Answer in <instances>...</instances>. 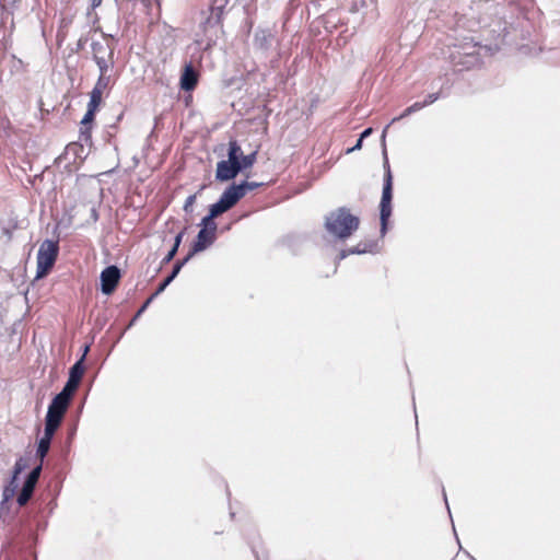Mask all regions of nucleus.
<instances>
[{
    "label": "nucleus",
    "mask_w": 560,
    "mask_h": 560,
    "mask_svg": "<svg viewBox=\"0 0 560 560\" xmlns=\"http://www.w3.org/2000/svg\"><path fill=\"white\" fill-rule=\"evenodd\" d=\"M362 143H363V140H361V138H359V139L357 140L355 144H354L352 148H350V149H348V150H347V153H351V152H353V151H355V150L361 149V148H362Z\"/></svg>",
    "instance_id": "nucleus-35"
},
{
    "label": "nucleus",
    "mask_w": 560,
    "mask_h": 560,
    "mask_svg": "<svg viewBox=\"0 0 560 560\" xmlns=\"http://www.w3.org/2000/svg\"><path fill=\"white\" fill-rule=\"evenodd\" d=\"M3 11L7 15H13V12L12 11H9L7 8L3 7Z\"/></svg>",
    "instance_id": "nucleus-43"
},
{
    "label": "nucleus",
    "mask_w": 560,
    "mask_h": 560,
    "mask_svg": "<svg viewBox=\"0 0 560 560\" xmlns=\"http://www.w3.org/2000/svg\"><path fill=\"white\" fill-rule=\"evenodd\" d=\"M240 173H242L240 164L231 160H221L217 163L215 180L225 183L233 180Z\"/></svg>",
    "instance_id": "nucleus-9"
},
{
    "label": "nucleus",
    "mask_w": 560,
    "mask_h": 560,
    "mask_svg": "<svg viewBox=\"0 0 560 560\" xmlns=\"http://www.w3.org/2000/svg\"><path fill=\"white\" fill-rule=\"evenodd\" d=\"M68 408L69 405L52 398L48 405L44 429L57 432L63 421Z\"/></svg>",
    "instance_id": "nucleus-6"
},
{
    "label": "nucleus",
    "mask_w": 560,
    "mask_h": 560,
    "mask_svg": "<svg viewBox=\"0 0 560 560\" xmlns=\"http://www.w3.org/2000/svg\"><path fill=\"white\" fill-rule=\"evenodd\" d=\"M215 240L217 233L200 229L187 254L192 258L196 254L208 249Z\"/></svg>",
    "instance_id": "nucleus-10"
},
{
    "label": "nucleus",
    "mask_w": 560,
    "mask_h": 560,
    "mask_svg": "<svg viewBox=\"0 0 560 560\" xmlns=\"http://www.w3.org/2000/svg\"><path fill=\"white\" fill-rule=\"evenodd\" d=\"M256 158H257V152L256 151H254V152H252L249 154H246V155L243 153V156H242V159L240 160V163H238L240 167H241V171L243 172L245 170L250 168L255 164Z\"/></svg>",
    "instance_id": "nucleus-23"
},
{
    "label": "nucleus",
    "mask_w": 560,
    "mask_h": 560,
    "mask_svg": "<svg viewBox=\"0 0 560 560\" xmlns=\"http://www.w3.org/2000/svg\"><path fill=\"white\" fill-rule=\"evenodd\" d=\"M464 55L466 57V61H458L457 63L463 65L467 69L479 63V58L474 51H465Z\"/></svg>",
    "instance_id": "nucleus-27"
},
{
    "label": "nucleus",
    "mask_w": 560,
    "mask_h": 560,
    "mask_svg": "<svg viewBox=\"0 0 560 560\" xmlns=\"http://www.w3.org/2000/svg\"><path fill=\"white\" fill-rule=\"evenodd\" d=\"M33 492H19L18 495V503L20 506L25 505L32 498Z\"/></svg>",
    "instance_id": "nucleus-30"
},
{
    "label": "nucleus",
    "mask_w": 560,
    "mask_h": 560,
    "mask_svg": "<svg viewBox=\"0 0 560 560\" xmlns=\"http://www.w3.org/2000/svg\"><path fill=\"white\" fill-rule=\"evenodd\" d=\"M110 79H112L110 74L100 73L93 90H98V92L103 93V91L108 88V85L110 83Z\"/></svg>",
    "instance_id": "nucleus-26"
},
{
    "label": "nucleus",
    "mask_w": 560,
    "mask_h": 560,
    "mask_svg": "<svg viewBox=\"0 0 560 560\" xmlns=\"http://www.w3.org/2000/svg\"><path fill=\"white\" fill-rule=\"evenodd\" d=\"M262 185L264 183L248 180H242L238 184L232 183L224 189L222 196L232 207H234L248 191L261 187Z\"/></svg>",
    "instance_id": "nucleus-7"
},
{
    "label": "nucleus",
    "mask_w": 560,
    "mask_h": 560,
    "mask_svg": "<svg viewBox=\"0 0 560 560\" xmlns=\"http://www.w3.org/2000/svg\"><path fill=\"white\" fill-rule=\"evenodd\" d=\"M233 207L226 201V199L221 195L219 200L214 203H212L210 207H209V212L207 215H205L200 223H199V226L200 229H206V231H211V232H214L217 233L218 231V224L215 222V219L218 217H220L221 214L228 212L229 210H231Z\"/></svg>",
    "instance_id": "nucleus-5"
},
{
    "label": "nucleus",
    "mask_w": 560,
    "mask_h": 560,
    "mask_svg": "<svg viewBox=\"0 0 560 560\" xmlns=\"http://www.w3.org/2000/svg\"><path fill=\"white\" fill-rule=\"evenodd\" d=\"M424 104L422 102H416L413 103L412 105L408 106L407 108L404 109V112L398 116V117H395L392 122H395L399 119H402L405 117H408L419 110H421L422 108H424Z\"/></svg>",
    "instance_id": "nucleus-22"
},
{
    "label": "nucleus",
    "mask_w": 560,
    "mask_h": 560,
    "mask_svg": "<svg viewBox=\"0 0 560 560\" xmlns=\"http://www.w3.org/2000/svg\"><path fill=\"white\" fill-rule=\"evenodd\" d=\"M102 94L103 93L98 92V90H92L90 93V101L88 103V108L97 110L98 106L101 105V102H102Z\"/></svg>",
    "instance_id": "nucleus-24"
},
{
    "label": "nucleus",
    "mask_w": 560,
    "mask_h": 560,
    "mask_svg": "<svg viewBox=\"0 0 560 560\" xmlns=\"http://www.w3.org/2000/svg\"><path fill=\"white\" fill-rule=\"evenodd\" d=\"M95 113H96V110L88 108L85 115L83 116V118L81 120V128H80V137L79 138H80L81 142H83L85 144H89V145L92 144L91 129H92V124H93L94 118H95Z\"/></svg>",
    "instance_id": "nucleus-13"
},
{
    "label": "nucleus",
    "mask_w": 560,
    "mask_h": 560,
    "mask_svg": "<svg viewBox=\"0 0 560 560\" xmlns=\"http://www.w3.org/2000/svg\"><path fill=\"white\" fill-rule=\"evenodd\" d=\"M186 233V228H184L180 232H178L175 237H174V243H173V246L174 248L178 249L180 244H182V241H183V237Z\"/></svg>",
    "instance_id": "nucleus-32"
},
{
    "label": "nucleus",
    "mask_w": 560,
    "mask_h": 560,
    "mask_svg": "<svg viewBox=\"0 0 560 560\" xmlns=\"http://www.w3.org/2000/svg\"><path fill=\"white\" fill-rule=\"evenodd\" d=\"M243 156V150L236 140H231L228 148V159L234 163H240Z\"/></svg>",
    "instance_id": "nucleus-18"
},
{
    "label": "nucleus",
    "mask_w": 560,
    "mask_h": 560,
    "mask_svg": "<svg viewBox=\"0 0 560 560\" xmlns=\"http://www.w3.org/2000/svg\"><path fill=\"white\" fill-rule=\"evenodd\" d=\"M93 60H97L98 58H106L109 56H114V47H110L107 44L102 42H92L91 44Z\"/></svg>",
    "instance_id": "nucleus-17"
},
{
    "label": "nucleus",
    "mask_w": 560,
    "mask_h": 560,
    "mask_svg": "<svg viewBox=\"0 0 560 560\" xmlns=\"http://www.w3.org/2000/svg\"><path fill=\"white\" fill-rule=\"evenodd\" d=\"M59 254L58 241L45 240L37 253L36 279L46 277L54 267Z\"/></svg>",
    "instance_id": "nucleus-4"
},
{
    "label": "nucleus",
    "mask_w": 560,
    "mask_h": 560,
    "mask_svg": "<svg viewBox=\"0 0 560 560\" xmlns=\"http://www.w3.org/2000/svg\"><path fill=\"white\" fill-rule=\"evenodd\" d=\"M91 217L94 219V221H96L98 219V214H97L96 209H94V208L92 209Z\"/></svg>",
    "instance_id": "nucleus-41"
},
{
    "label": "nucleus",
    "mask_w": 560,
    "mask_h": 560,
    "mask_svg": "<svg viewBox=\"0 0 560 560\" xmlns=\"http://www.w3.org/2000/svg\"><path fill=\"white\" fill-rule=\"evenodd\" d=\"M20 0H10V3L12 7H15V4L19 2Z\"/></svg>",
    "instance_id": "nucleus-44"
},
{
    "label": "nucleus",
    "mask_w": 560,
    "mask_h": 560,
    "mask_svg": "<svg viewBox=\"0 0 560 560\" xmlns=\"http://www.w3.org/2000/svg\"><path fill=\"white\" fill-rule=\"evenodd\" d=\"M199 74L198 71L194 68L191 63L185 65L180 79L179 86L185 92H190L195 90L198 84Z\"/></svg>",
    "instance_id": "nucleus-12"
},
{
    "label": "nucleus",
    "mask_w": 560,
    "mask_h": 560,
    "mask_svg": "<svg viewBox=\"0 0 560 560\" xmlns=\"http://www.w3.org/2000/svg\"><path fill=\"white\" fill-rule=\"evenodd\" d=\"M75 392L77 390L74 388L65 384L62 389L58 394H56L52 398L70 406Z\"/></svg>",
    "instance_id": "nucleus-19"
},
{
    "label": "nucleus",
    "mask_w": 560,
    "mask_h": 560,
    "mask_svg": "<svg viewBox=\"0 0 560 560\" xmlns=\"http://www.w3.org/2000/svg\"><path fill=\"white\" fill-rule=\"evenodd\" d=\"M360 220L351 214L347 207H340L330 211L325 217L324 226L329 235L335 238L346 240L359 229Z\"/></svg>",
    "instance_id": "nucleus-1"
},
{
    "label": "nucleus",
    "mask_w": 560,
    "mask_h": 560,
    "mask_svg": "<svg viewBox=\"0 0 560 560\" xmlns=\"http://www.w3.org/2000/svg\"><path fill=\"white\" fill-rule=\"evenodd\" d=\"M196 198H197V194H194V195H190L186 198L185 200V203H184V207H183V210L186 212V213H190L192 212V206L196 201Z\"/></svg>",
    "instance_id": "nucleus-29"
},
{
    "label": "nucleus",
    "mask_w": 560,
    "mask_h": 560,
    "mask_svg": "<svg viewBox=\"0 0 560 560\" xmlns=\"http://www.w3.org/2000/svg\"><path fill=\"white\" fill-rule=\"evenodd\" d=\"M55 434L56 432L44 429L43 436L37 441L36 456L40 462L47 456Z\"/></svg>",
    "instance_id": "nucleus-16"
},
{
    "label": "nucleus",
    "mask_w": 560,
    "mask_h": 560,
    "mask_svg": "<svg viewBox=\"0 0 560 560\" xmlns=\"http://www.w3.org/2000/svg\"><path fill=\"white\" fill-rule=\"evenodd\" d=\"M376 247L377 243L375 241L361 242L357 246L350 247L348 249H342L338 255V259L342 260L347 258L349 255L374 253Z\"/></svg>",
    "instance_id": "nucleus-14"
},
{
    "label": "nucleus",
    "mask_w": 560,
    "mask_h": 560,
    "mask_svg": "<svg viewBox=\"0 0 560 560\" xmlns=\"http://www.w3.org/2000/svg\"><path fill=\"white\" fill-rule=\"evenodd\" d=\"M85 372L84 355H81L69 369V376L82 380Z\"/></svg>",
    "instance_id": "nucleus-20"
},
{
    "label": "nucleus",
    "mask_w": 560,
    "mask_h": 560,
    "mask_svg": "<svg viewBox=\"0 0 560 560\" xmlns=\"http://www.w3.org/2000/svg\"><path fill=\"white\" fill-rule=\"evenodd\" d=\"M225 3H226V0H214L212 10L213 11H222V9L224 8Z\"/></svg>",
    "instance_id": "nucleus-34"
},
{
    "label": "nucleus",
    "mask_w": 560,
    "mask_h": 560,
    "mask_svg": "<svg viewBox=\"0 0 560 560\" xmlns=\"http://www.w3.org/2000/svg\"><path fill=\"white\" fill-rule=\"evenodd\" d=\"M77 433V424H73L70 429H69V434H68V443L71 444V441L72 439L74 438Z\"/></svg>",
    "instance_id": "nucleus-36"
},
{
    "label": "nucleus",
    "mask_w": 560,
    "mask_h": 560,
    "mask_svg": "<svg viewBox=\"0 0 560 560\" xmlns=\"http://www.w3.org/2000/svg\"><path fill=\"white\" fill-rule=\"evenodd\" d=\"M158 295H154L151 294L145 301L144 303L140 306V308L137 311V313L135 314V316L132 317V319L130 320L129 325L127 328H130L132 325H135V323L138 320V318L143 314V312L149 307V305L152 303V301L156 298Z\"/></svg>",
    "instance_id": "nucleus-25"
},
{
    "label": "nucleus",
    "mask_w": 560,
    "mask_h": 560,
    "mask_svg": "<svg viewBox=\"0 0 560 560\" xmlns=\"http://www.w3.org/2000/svg\"><path fill=\"white\" fill-rule=\"evenodd\" d=\"M191 259V257L187 254L183 259H179L177 260L174 266H173V269L171 271V273L159 284V287L156 288L155 292H154V295H160L173 281L174 279L178 276V273L180 272L182 268Z\"/></svg>",
    "instance_id": "nucleus-15"
},
{
    "label": "nucleus",
    "mask_w": 560,
    "mask_h": 560,
    "mask_svg": "<svg viewBox=\"0 0 560 560\" xmlns=\"http://www.w3.org/2000/svg\"><path fill=\"white\" fill-rule=\"evenodd\" d=\"M177 252H178V249H176L174 247H171V249L167 252L165 257L162 259L161 266L170 264L174 259V257L176 256Z\"/></svg>",
    "instance_id": "nucleus-31"
},
{
    "label": "nucleus",
    "mask_w": 560,
    "mask_h": 560,
    "mask_svg": "<svg viewBox=\"0 0 560 560\" xmlns=\"http://www.w3.org/2000/svg\"><path fill=\"white\" fill-rule=\"evenodd\" d=\"M203 188H205V186H201L197 194H199L201 190H203Z\"/></svg>",
    "instance_id": "nucleus-46"
},
{
    "label": "nucleus",
    "mask_w": 560,
    "mask_h": 560,
    "mask_svg": "<svg viewBox=\"0 0 560 560\" xmlns=\"http://www.w3.org/2000/svg\"><path fill=\"white\" fill-rule=\"evenodd\" d=\"M89 350H90V346L85 345L84 348H83V353H82V355H84V359L86 358V354H88Z\"/></svg>",
    "instance_id": "nucleus-42"
},
{
    "label": "nucleus",
    "mask_w": 560,
    "mask_h": 560,
    "mask_svg": "<svg viewBox=\"0 0 560 560\" xmlns=\"http://www.w3.org/2000/svg\"><path fill=\"white\" fill-rule=\"evenodd\" d=\"M102 3V0H91V5L93 9L97 8L98 5H101Z\"/></svg>",
    "instance_id": "nucleus-39"
},
{
    "label": "nucleus",
    "mask_w": 560,
    "mask_h": 560,
    "mask_svg": "<svg viewBox=\"0 0 560 560\" xmlns=\"http://www.w3.org/2000/svg\"><path fill=\"white\" fill-rule=\"evenodd\" d=\"M383 167H384V183L382 197L380 202V220H381V234L385 235L387 231V223L392 215V200H393V174L387 158L386 149L383 150Z\"/></svg>",
    "instance_id": "nucleus-2"
},
{
    "label": "nucleus",
    "mask_w": 560,
    "mask_h": 560,
    "mask_svg": "<svg viewBox=\"0 0 560 560\" xmlns=\"http://www.w3.org/2000/svg\"><path fill=\"white\" fill-rule=\"evenodd\" d=\"M26 467L27 462L24 458L20 457L16 459L12 475L9 481L3 486V490H35L42 474L43 462L31 469V471L25 476L22 487H20V475L26 469Z\"/></svg>",
    "instance_id": "nucleus-3"
},
{
    "label": "nucleus",
    "mask_w": 560,
    "mask_h": 560,
    "mask_svg": "<svg viewBox=\"0 0 560 560\" xmlns=\"http://www.w3.org/2000/svg\"><path fill=\"white\" fill-rule=\"evenodd\" d=\"M85 40H86V39H84V38H80V39L78 40V44H77V50H80V49H82V48H83Z\"/></svg>",
    "instance_id": "nucleus-38"
},
{
    "label": "nucleus",
    "mask_w": 560,
    "mask_h": 560,
    "mask_svg": "<svg viewBox=\"0 0 560 560\" xmlns=\"http://www.w3.org/2000/svg\"><path fill=\"white\" fill-rule=\"evenodd\" d=\"M121 279V271L116 265L104 268L100 276L101 291L105 295L114 293Z\"/></svg>",
    "instance_id": "nucleus-8"
},
{
    "label": "nucleus",
    "mask_w": 560,
    "mask_h": 560,
    "mask_svg": "<svg viewBox=\"0 0 560 560\" xmlns=\"http://www.w3.org/2000/svg\"><path fill=\"white\" fill-rule=\"evenodd\" d=\"M445 96H446V94L443 93V88H441V90L438 92L429 93L422 103L424 104V106H428V105H431L434 102H436L439 98L445 97Z\"/></svg>",
    "instance_id": "nucleus-28"
},
{
    "label": "nucleus",
    "mask_w": 560,
    "mask_h": 560,
    "mask_svg": "<svg viewBox=\"0 0 560 560\" xmlns=\"http://www.w3.org/2000/svg\"><path fill=\"white\" fill-rule=\"evenodd\" d=\"M80 383H81V380L75 378V377H71V376H68V380L66 382L67 385L71 386L75 390H78V388L80 386Z\"/></svg>",
    "instance_id": "nucleus-33"
},
{
    "label": "nucleus",
    "mask_w": 560,
    "mask_h": 560,
    "mask_svg": "<svg viewBox=\"0 0 560 560\" xmlns=\"http://www.w3.org/2000/svg\"><path fill=\"white\" fill-rule=\"evenodd\" d=\"M15 492L3 491V500H9Z\"/></svg>",
    "instance_id": "nucleus-40"
},
{
    "label": "nucleus",
    "mask_w": 560,
    "mask_h": 560,
    "mask_svg": "<svg viewBox=\"0 0 560 560\" xmlns=\"http://www.w3.org/2000/svg\"><path fill=\"white\" fill-rule=\"evenodd\" d=\"M372 128H365L359 138H361V140H364L365 138H368L371 133H372Z\"/></svg>",
    "instance_id": "nucleus-37"
},
{
    "label": "nucleus",
    "mask_w": 560,
    "mask_h": 560,
    "mask_svg": "<svg viewBox=\"0 0 560 560\" xmlns=\"http://www.w3.org/2000/svg\"><path fill=\"white\" fill-rule=\"evenodd\" d=\"M389 126H386L385 129L383 130V138L385 137V133H386V130Z\"/></svg>",
    "instance_id": "nucleus-45"
},
{
    "label": "nucleus",
    "mask_w": 560,
    "mask_h": 560,
    "mask_svg": "<svg viewBox=\"0 0 560 560\" xmlns=\"http://www.w3.org/2000/svg\"><path fill=\"white\" fill-rule=\"evenodd\" d=\"M100 73L109 74V71L114 68V56H109L106 58H98L94 60Z\"/></svg>",
    "instance_id": "nucleus-21"
},
{
    "label": "nucleus",
    "mask_w": 560,
    "mask_h": 560,
    "mask_svg": "<svg viewBox=\"0 0 560 560\" xmlns=\"http://www.w3.org/2000/svg\"><path fill=\"white\" fill-rule=\"evenodd\" d=\"M275 35L270 30L259 28L255 32L253 45L254 48L266 55L272 47Z\"/></svg>",
    "instance_id": "nucleus-11"
}]
</instances>
